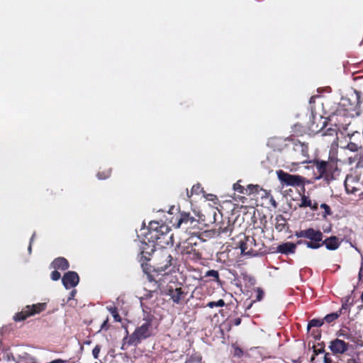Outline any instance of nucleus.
Wrapping results in <instances>:
<instances>
[{"mask_svg":"<svg viewBox=\"0 0 363 363\" xmlns=\"http://www.w3.org/2000/svg\"><path fill=\"white\" fill-rule=\"evenodd\" d=\"M175 261L167 250H162L156 255L155 266L142 262V269L149 281L155 282L157 288H160L164 283V278L168 276L167 269L174 265Z\"/></svg>","mask_w":363,"mask_h":363,"instance_id":"f257e3e1","label":"nucleus"},{"mask_svg":"<svg viewBox=\"0 0 363 363\" xmlns=\"http://www.w3.org/2000/svg\"><path fill=\"white\" fill-rule=\"evenodd\" d=\"M143 320L144 322L140 326H138L130 335L124 337L123 345L138 346L143 340L148 339L154 335L152 317L147 315V318Z\"/></svg>","mask_w":363,"mask_h":363,"instance_id":"f03ea898","label":"nucleus"},{"mask_svg":"<svg viewBox=\"0 0 363 363\" xmlns=\"http://www.w3.org/2000/svg\"><path fill=\"white\" fill-rule=\"evenodd\" d=\"M294 235L298 238L306 239L305 240H298L296 242L298 245H305L308 248L313 250H316L323 246V238L324 235L320 230L309 228L296 231Z\"/></svg>","mask_w":363,"mask_h":363,"instance_id":"7ed1b4c3","label":"nucleus"},{"mask_svg":"<svg viewBox=\"0 0 363 363\" xmlns=\"http://www.w3.org/2000/svg\"><path fill=\"white\" fill-rule=\"evenodd\" d=\"M338 159L335 157H329L328 161L314 160L313 165L319 173L318 179L323 178L325 180L330 181L335 179V174L338 172Z\"/></svg>","mask_w":363,"mask_h":363,"instance_id":"20e7f679","label":"nucleus"},{"mask_svg":"<svg viewBox=\"0 0 363 363\" xmlns=\"http://www.w3.org/2000/svg\"><path fill=\"white\" fill-rule=\"evenodd\" d=\"M145 238L149 242L155 243L158 245L174 244L173 234L170 233L169 228L164 224H161L160 228L156 231L146 233Z\"/></svg>","mask_w":363,"mask_h":363,"instance_id":"39448f33","label":"nucleus"},{"mask_svg":"<svg viewBox=\"0 0 363 363\" xmlns=\"http://www.w3.org/2000/svg\"><path fill=\"white\" fill-rule=\"evenodd\" d=\"M177 228H182L186 231H189V233L191 235L199 233V230L201 229L199 227L200 224L199 220L191 216L189 213H180L177 218Z\"/></svg>","mask_w":363,"mask_h":363,"instance_id":"423d86ee","label":"nucleus"},{"mask_svg":"<svg viewBox=\"0 0 363 363\" xmlns=\"http://www.w3.org/2000/svg\"><path fill=\"white\" fill-rule=\"evenodd\" d=\"M46 308L45 303H38L33 304L32 306H26L23 308L21 311L16 313L13 315V320L16 322H20L26 320L28 317L38 314Z\"/></svg>","mask_w":363,"mask_h":363,"instance_id":"0eeeda50","label":"nucleus"},{"mask_svg":"<svg viewBox=\"0 0 363 363\" xmlns=\"http://www.w3.org/2000/svg\"><path fill=\"white\" fill-rule=\"evenodd\" d=\"M277 177L280 182L286 186H304L306 179L300 175L291 174L283 170L277 171Z\"/></svg>","mask_w":363,"mask_h":363,"instance_id":"6e6552de","label":"nucleus"},{"mask_svg":"<svg viewBox=\"0 0 363 363\" xmlns=\"http://www.w3.org/2000/svg\"><path fill=\"white\" fill-rule=\"evenodd\" d=\"M241 254L243 255L256 256L259 254V248L257 247L255 239L253 237L245 236L239 242Z\"/></svg>","mask_w":363,"mask_h":363,"instance_id":"1a4fd4ad","label":"nucleus"},{"mask_svg":"<svg viewBox=\"0 0 363 363\" xmlns=\"http://www.w3.org/2000/svg\"><path fill=\"white\" fill-rule=\"evenodd\" d=\"M293 150L300 163H306L309 159V148L306 143L298 140H293Z\"/></svg>","mask_w":363,"mask_h":363,"instance_id":"9d476101","label":"nucleus"},{"mask_svg":"<svg viewBox=\"0 0 363 363\" xmlns=\"http://www.w3.org/2000/svg\"><path fill=\"white\" fill-rule=\"evenodd\" d=\"M352 346L349 342L338 337L332 340L329 342L328 348L333 355L340 356L345 354Z\"/></svg>","mask_w":363,"mask_h":363,"instance_id":"9b49d317","label":"nucleus"},{"mask_svg":"<svg viewBox=\"0 0 363 363\" xmlns=\"http://www.w3.org/2000/svg\"><path fill=\"white\" fill-rule=\"evenodd\" d=\"M349 142L344 148L351 152H358L363 149V131L362 133L355 131L351 135L348 134Z\"/></svg>","mask_w":363,"mask_h":363,"instance_id":"f8f14e48","label":"nucleus"},{"mask_svg":"<svg viewBox=\"0 0 363 363\" xmlns=\"http://www.w3.org/2000/svg\"><path fill=\"white\" fill-rule=\"evenodd\" d=\"M218 211L217 208L213 207H210L208 209L205 210L203 213L199 216V223L207 227L212 224L216 223L217 220V215Z\"/></svg>","mask_w":363,"mask_h":363,"instance_id":"ddd939ff","label":"nucleus"},{"mask_svg":"<svg viewBox=\"0 0 363 363\" xmlns=\"http://www.w3.org/2000/svg\"><path fill=\"white\" fill-rule=\"evenodd\" d=\"M362 183L355 181L352 177H347L345 181V186L347 193L354 195L363 196V191L361 189Z\"/></svg>","mask_w":363,"mask_h":363,"instance_id":"4468645a","label":"nucleus"},{"mask_svg":"<svg viewBox=\"0 0 363 363\" xmlns=\"http://www.w3.org/2000/svg\"><path fill=\"white\" fill-rule=\"evenodd\" d=\"M62 282L67 289L74 288L79 284V277L77 272L69 271L65 273L62 278Z\"/></svg>","mask_w":363,"mask_h":363,"instance_id":"2eb2a0df","label":"nucleus"},{"mask_svg":"<svg viewBox=\"0 0 363 363\" xmlns=\"http://www.w3.org/2000/svg\"><path fill=\"white\" fill-rule=\"evenodd\" d=\"M167 294L170 296L173 303L176 304H181L186 296V293L184 291L182 287L173 289L171 286H168Z\"/></svg>","mask_w":363,"mask_h":363,"instance_id":"dca6fc26","label":"nucleus"},{"mask_svg":"<svg viewBox=\"0 0 363 363\" xmlns=\"http://www.w3.org/2000/svg\"><path fill=\"white\" fill-rule=\"evenodd\" d=\"M155 244L152 243L149 245L146 242L142 243L140 247V252L139 255V262L142 264V262L147 263L150 260V257L155 250Z\"/></svg>","mask_w":363,"mask_h":363,"instance_id":"f3484780","label":"nucleus"},{"mask_svg":"<svg viewBox=\"0 0 363 363\" xmlns=\"http://www.w3.org/2000/svg\"><path fill=\"white\" fill-rule=\"evenodd\" d=\"M51 267L55 269L65 271L69 269V264L67 259L62 257H59L52 262Z\"/></svg>","mask_w":363,"mask_h":363,"instance_id":"a211bd4d","label":"nucleus"},{"mask_svg":"<svg viewBox=\"0 0 363 363\" xmlns=\"http://www.w3.org/2000/svg\"><path fill=\"white\" fill-rule=\"evenodd\" d=\"M296 245H298V244L287 242L282 243L279 245L277 247V251L281 254L284 255H289L294 253L296 249Z\"/></svg>","mask_w":363,"mask_h":363,"instance_id":"6ab92c4d","label":"nucleus"},{"mask_svg":"<svg viewBox=\"0 0 363 363\" xmlns=\"http://www.w3.org/2000/svg\"><path fill=\"white\" fill-rule=\"evenodd\" d=\"M323 245L329 250H335L340 245V242L336 236H330L325 240L323 238Z\"/></svg>","mask_w":363,"mask_h":363,"instance_id":"aec40b11","label":"nucleus"},{"mask_svg":"<svg viewBox=\"0 0 363 363\" xmlns=\"http://www.w3.org/2000/svg\"><path fill=\"white\" fill-rule=\"evenodd\" d=\"M298 206L300 208H306L309 207L313 211H317L318 209V204L317 202H312V201L309 199L308 196L306 195H302L301 198V203Z\"/></svg>","mask_w":363,"mask_h":363,"instance_id":"412c9836","label":"nucleus"},{"mask_svg":"<svg viewBox=\"0 0 363 363\" xmlns=\"http://www.w3.org/2000/svg\"><path fill=\"white\" fill-rule=\"evenodd\" d=\"M233 230V225L230 224V220H228L226 223L223 222L222 224L220 225L218 228V235H220L221 234H225L230 235Z\"/></svg>","mask_w":363,"mask_h":363,"instance_id":"4be33fe9","label":"nucleus"},{"mask_svg":"<svg viewBox=\"0 0 363 363\" xmlns=\"http://www.w3.org/2000/svg\"><path fill=\"white\" fill-rule=\"evenodd\" d=\"M275 221H276L274 223L275 229L278 232L283 231L287 225V221H286V218L282 215L279 214L276 216Z\"/></svg>","mask_w":363,"mask_h":363,"instance_id":"5701e85b","label":"nucleus"},{"mask_svg":"<svg viewBox=\"0 0 363 363\" xmlns=\"http://www.w3.org/2000/svg\"><path fill=\"white\" fill-rule=\"evenodd\" d=\"M337 337H341L343 339L354 341V337L352 334L350 328L348 327H342L337 332Z\"/></svg>","mask_w":363,"mask_h":363,"instance_id":"b1692460","label":"nucleus"},{"mask_svg":"<svg viewBox=\"0 0 363 363\" xmlns=\"http://www.w3.org/2000/svg\"><path fill=\"white\" fill-rule=\"evenodd\" d=\"M341 311H337L335 312L327 314L324 318V323H327L328 324L334 323L341 315Z\"/></svg>","mask_w":363,"mask_h":363,"instance_id":"393cba45","label":"nucleus"},{"mask_svg":"<svg viewBox=\"0 0 363 363\" xmlns=\"http://www.w3.org/2000/svg\"><path fill=\"white\" fill-rule=\"evenodd\" d=\"M202 355L199 352H194L191 355L188 356L184 363H201Z\"/></svg>","mask_w":363,"mask_h":363,"instance_id":"a878e982","label":"nucleus"},{"mask_svg":"<svg viewBox=\"0 0 363 363\" xmlns=\"http://www.w3.org/2000/svg\"><path fill=\"white\" fill-rule=\"evenodd\" d=\"M337 131L338 128L335 125L334 127L328 128H327L323 133V136H330L333 138V142H337L338 137H337Z\"/></svg>","mask_w":363,"mask_h":363,"instance_id":"bb28decb","label":"nucleus"},{"mask_svg":"<svg viewBox=\"0 0 363 363\" xmlns=\"http://www.w3.org/2000/svg\"><path fill=\"white\" fill-rule=\"evenodd\" d=\"M195 245H193L192 242H189V240H186L184 242V245L182 249V254L183 255H189L194 250Z\"/></svg>","mask_w":363,"mask_h":363,"instance_id":"cd10ccee","label":"nucleus"},{"mask_svg":"<svg viewBox=\"0 0 363 363\" xmlns=\"http://www.w3.org/2000/svg\"><path fill=\"white\" fill-rule=\"evenodd\" d=\"M262 189L257 184H248L246 187L245 195L257 194Z\"/></svg>","mask_w":363,"mask_h":363,"instance_id":"c85d7f7f","label":"nucleus"},{"mask_svg":"<svg viewBox=\"0 0 363 363\" xmlns=\"http://www.w3.org/2000/svg\"><path fill=\"white\" fill-rule=\"evenodd\" d=\"M350 297L347 296L345 299V301L342 303L341 308H339L338 311H341V314L343 313V311H347L350 312L351 310L352 306H353V302L350 301Z\"/></svg>","mask_w":363,"mask_h":363,"instance_id":"c756f323","label":"nucleus"},{"mask_svg":"<svg viewBox=\"0 0 363 363\" xmlns=\"http://www.w3.org/2000/svg\"><path fill=\"white\" fill-rule=\"evenodd\" d=\"M106 308L111 313L116 322H121L122 318L120 316L118 308L116 306H107Z\"/></svg>","mask_w":363,"mask_h":363,"instance_id":"7c9ffc66","label":"nucleus"},{"mask_svg":"<svg viewBox=\"0 0 363 363\" xmlns=\"http://www.w3.org/2000/svg\"><path fill=\"white\" fill-rule=\"evenodd\" d=\"M323 324H324L323 318V319L313 318V319L309 320L308 325H307V329L310 330L311 328H313V327L319 328V327H321Z\"/></svg>","mask_w":363,"mask_h":363,"instance_id":"2f4dec72","label":"nucleus"},{"mask_svg":"<svg viewBox=\"0 0 363 363\" xmlns=\"http://www.w3.org/2000/svg\"><path fill=\"white\" fill-rule=\"evenodd\" d=\"M202 191H203V188L201 187V185L200 184H196L192 186V188L191 189L190 194L189 193L188 189H186V194H187V196L189 198L193 194H199Z\"/></svg>","mask_w":363,"mask_h":363,"instance_id":"473e14b6","label":"nucleus"},{"mask_svg":"<svg viewBox=\"0 0 363 363\" xmlns=\"http://www.w3.org/2000/svg\"><path fill=\"white\" fill-rule=\"evenodd\" d=\"M242 180H238L236 183L233 184V190L237 191L241 194L245 195L246 194V188H245L242 185H241Z\"/></svg>","mask_w":363,"mask_h":363,"instance_id":"72a5a7b5","label":"nucleus"},{"mask_svg":"<svg viewBox=\"0 0 363 363\" xmlns=\"http://www.w3.org/2000/svg\"><path fill=\"white\" fill-rule=\"evenodd\" d=\"M111 169L108 168V169H106L104 170H100L97 173V177L99 179H106L108 178L111 176Z\"/></svg>","mask_w":363,"mask_h":363,"instance_id":"f704fd0d","label":"nucleus"},{"mask_svg":"<svg viewBox=\"0 0 363 363\" xmlns=\"http://www.w3.org/2000/svg\"><path fill=\"white\" fill-rule=\"evenodd\" d=\"M155 286H157V284L155 283ZM160 288H161V286L160 288L155 287V290L146 291V293L140 298V300H141V306H144V303H143V301L148 300V299L151 298L153 296V294L155 292V291H157V289H160Z\"/></svg>","mask_w":363,"mask_h":363,"instance_id":"c9c22d12","label":"nucleus"},{"mask_svg":"<svg viewBox=\"0 0 363 363\" xmlns=\"http://www.w3.org/2000/svg\"><path fill=\"white\" fill-rule=\"evenodd\" d=\"M225 306L224 300L219 299L217 301H209L206 304V307L213 308V307H223Z\"/></svg>","mask_w":363,"mask_h":363,"instance_id":"e433bc0d","label":"nucleus"},{"mask_svg":"<svg viewBox=\"0 0 363 363\" xmlns=\"http://www.w3.org/2000/svg\"><path fill=\"white\" fill-rule=\"evenodd\" d=\"M256 292H257V295H256V298L255 300L252 301V302L248 306L247 308H250L252 303L256 302V301H260L262 300L263 297H264V291H262V289L260 288H257L256 289Z\"/></svg>","mask_w":363,"mask_h":363,"instance_id":"4c0bfd02","label":"nucleus"},{"mask_svg":"<svg viewBox=\"0 0 363 363\" xmlns=\"http://www.w3.org/2000/svg\"><path fill=\"white\" fill-rule=\"evenodd\" d=\"M161 224H160L157 221H150L148 226V231L147 233H150L151 231H156L157 229L160 228Z\"/></svg>","mask_w":363,"mask_h":363,"instance_id":"58836bf2","label":"nucleus"},{"mask_svg":"<svg viewBox=\"0 0 363 363\" xmlns=\"http://www.w3.org/2000/svg\"><path fill=\"white\" fill-rule=\"evenodd\" d=\"M320 208L324 210L323 216L326 218L328 216H331L333 212L331 211L330 207L326 203H322L320 205Z\"/></svg>","mask_w":363,"mask_h":363,"instance_id":"ea45409f","label":"nucleus"},{"mask_svg":"<svg viewBox=\"0 0 363 363\" xmlns=\"http://www.w3.org/2000/svg\"><path fill=\"white\" fill-rule=\"evenodd\" d=\"M206 276L208 277L213 278V279L215 281H219V273L216 270L211 269V270L208 271L206 272Z\"/></svg>","mask_w":363,"mask_h":363,"instance_id":"a19ab883","label":"nucleus"},{"mask_svg":"<svg viewBox=\"0 0 363 363\" xmlns=\"http://www.w3.org/2000/svg\"><path fill=\"white\" fill-rule=\"evenodd\" d=\"M318 347H313V353H314V354L318 355L319 354H323V353L325 352V346H324L323 343L321 344V345L318 344Z\"/></svg>","mask_w":363,"mask_h":363,"instance_id":"79ce46f5","label":"nucleus"},{"mask_svg":"<svg viewBox=\"0 0 363 363\" xmlns=\"http://www.w3.org/2000/svg\"><path fill=\"white\" fill-rule=\"evenodd\" d=\"M1 354L3 355V358L6 359L7 360L13 359L12 353H11L9 350H2V351L0 352V355Z\"/></svg>","mask_w":363,"mask_h":363,"instance_id":"37998d69","label":"nucleus"},{"mask_svg":"<svg viewBox=\"0 0 363 363\" xmlns=\"http://www.w3.org/2000/svg\"><path fill=\"white\" fill-rule=\"evenodd\" d=\"M244 354L243 350L238 346L233 347V354L235 357H241Z\"/></svg>","mask_w":363,"mask_h":363,"instance_id":"c03bdc74","label":"nucleus"},{"mask_svg":"<svg viewBox=\"0 0 363 363\" xmlns=\"http://www.w3.org/2000/svg\"><path fill=\"white\" fill-rule=\"evenodd\" d=\"M101 349V346L99 345H96L94 347V348L93 349V350H92V355H93L94 359H98L99 358V354L100 353Z\"/></svg>","mask_w":363,"mask_h":363,"instance_id":"a18cd8bd","label":"nucleus"},{"mask_svg":"<svg viewBox=\"0 0 363 363\" xmlns=\"http://www.w3.org/2000/svg\"><path fill=\"white\" fill-rule=\"evenodd\" d=\"M332 352H325L323 357V362L324 363H333L332 359ZM335 363V362H334Z\"/></svg>","mask_w":363,"mask_h":363,"instance_id":"49530a36","label":"nucleus"},{"mask_svg":"<svg viewBox=\"0 0 363 363\" xmlns=\"http://www.w3.org/2000/svg\"><path fill=\"white\" fill-rule=\"evenodd\" d=\"M191 258L193 259H201V252L196 250V248L191 253Z\"/></svg>","mask_w":363,"mask_h":363,"instance_id":"de8ad7c7","label":"nucleus"},{"mask_svg":"<svg viewBox=\"0 0 363 363\" xmlns=\"http://www.w3.org/2000/svg\"><path fill=\"white\" fill-rule=\"evenodd\" d=\"M60 277H61V274L57 271V269H55V270H54L53 272H51L50 278L52 279V280L57 281V280H59L60 279Z\"/></svg>","mask_w":363,"mask_h":363,"instance_id":"09e8293b","label":"nucleus"},{"mask_svg":"<svg viewBox=\"0 0 363 363\" xmlns=\"http://www.w3.org/2000/svg\"><path fill=\"white\" fill-rule=\"evenodd\" d=\"M109 328H110V325L108 324V317H107L106 318V320L101 324L100 330H108Z\"/></svg>","mask_w":363,"mask_h":363,"instance_id":"8fccbe9b","label":"nucleus"},{"mask_svg":"<svg viewBox=\"0 0 363 363\" xmlns=\"http://www.w3.org/2000/svg\"><path fill=\"white\" fill-rule=\"evenodd\" d=\"M233 325L238 326L241 323V318H236L231 320Z\"/></svg>","mask_w":363,"mask_h":363,"instance_id":"3c124183","label":"nucleus"},{"mask_svg":"<svg viewBox=\"0 0 363 363\" xmlns=\"http://www.w3.org/2000/svg\"><path fill=\"white\" fill-rule=\"evenodd\" d=\"M34 237H35V233L33 235V236L31 237L30 240V244L28 246V251L30 253L31 252V250H32V242L33 241Z\"/></svg>","mask_w":363,"mask_h":363,"instance_id":"603ef678","label":"nucleus"},{"mask_svg":"<svg viewBox=\"0 0 363 363\" xmlns=\"http://www.w3.org/2000/svg\"><path fill=\"white\" fill-rule=\"evenodd\" d=\"M76 293H77V291L76 290H72L71 292H70V294H69V300L73 298L75 295H76Z\"/></svg>","mask_w":363,"mask_h":363,"instance_id":"864d4df0","label":"nucleus"},{"mask_svg":"<svg viewBox=\"0 0 363 363\" xmlns=\"http://www.w3.org/2000/svg\"><path fill=\"white\" fill-rule=\"evenodd\" d=\"M347 363H359V362L354 358H350L347 359Z\"/></svg>","mask_w":363,"mask_h":363,"instance_id":"5fc2aeb1","label":"nucleus"},{"mask_svg":"<svg viewBox=\"0 0 363 363\" xmlns=\"http://www.w3.org/2000/svg\"><path fill=\"white\" fill-rule=\"evenodd\" d=\"M316 97H317L316 96H312L310 98V99H309V104H314V103H315V99H316Z\"/></svg>","mask_w":363,"mask_h":363,"instance_id":"6e6d98bb","label":"nucleus"},{"mask_svg":"<svg viewBox=\"0 0 363 363\" xmlns=\"http://www.w3.org/2000/svg\"><path fill=\"white\" fill-rule=\"evenodd\" d=\"M362 276H363V269H362V268H361L359 270V279H361Z\"/></svg>","mask_w":363,"mask_h":363,"instance_id":"4d7b16f0","label":"nucleus"},{"mask_svg":"<svg viewBox=\"0 0 363 363\" xmlns=\"http://www.w3.org/2000/svg\"><path fill=\"white\" fill-rule=\"evenodd\" d=\"M240 200H242V202L244 203L243 200H246V198L245 196H241Z\"/></svg>","mask_w":363,"mask_h":363,"instance_id":"13d9d810","label":"nucleus"},{"mask_svg":"<svg viewBox=\"0 0 363 363\" xmlns=\"http://www.w3.org/2000/svg\"><path fill=\"white\" fill-rule=\"evenodd\" d=\"M360 300L362 301V302H363V291H362V293L360 296Z\"/></svg>","mask_w":363,"mask_h":363,"instance_id":"bf43d9fd","label":"nucleus"},{"mask_svg":"<svg viewBox=\"0 0 363 363\" xmlns=\"http://www.w3.org/2000/svg\"><path fill=\"white\" fill-rule=\"evenodd\" d=\"M210 196H210L211 201H213L212 196H214L213 194H211Z\"/></svg>","mask_w":363,"mask_h":363,"instance_id":"052dcab7","label":"nucleus"},{"mask_svg":"<svg viewBox=\"0 0 363 363\" xmlns=\"http://www.w3.org/2000/svg\"><path fill=\"white\" fill-rule=\"evenodd\" d=\"M210 196H210L211 201H213L212 196H214L213 194H211Z\"/></svg>","mask_w":363,"mask_h":363,"instance_id":"680f3d73","label":"nucleus"},{"mask_svg":"<svg viewBox=\"0 0 363 363\" xmlns=\"http://www.w3.org/2000/svg\"><path fill=\"white\" fill-rule=\"evenodd\" d=\"M210 196H210L211 201H213L212 196H214L213 194H211Z\"/></svg>","mask_w":363,"mask_h":363,"instance_id":"e2e57ef3","label":"nucleus"},{"mask_svg":"<svg viewBox=\"0 0 363 363\" xmlns=\"http://www.w3.org/2000/svg\"><path fill=\"white\" fill-rule=\"evenodd\" d=\"M362 186H363V180H362Z\"/></svg>","mask_w":363,"mask_h":363,"instance_id":"0e129e2a","label":"nucleus"},{"mask_svg":"<svg viewBox=\"0 0 363 363\" xmlns=\"http://www.w3.org/2000/svg\"><path fill=\"white\" fill-rule=\"evenodd\" d=\"M294 363H297V362H294Z\"/></svg>","mask_w":363,"mask_h":363,"instance_id":"69168bd1","label":"nucleus"}]
</instances>
